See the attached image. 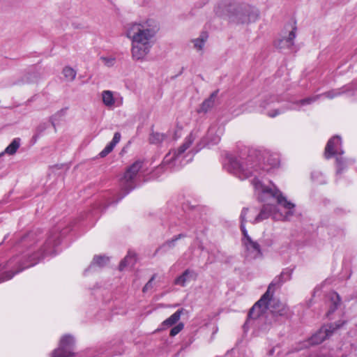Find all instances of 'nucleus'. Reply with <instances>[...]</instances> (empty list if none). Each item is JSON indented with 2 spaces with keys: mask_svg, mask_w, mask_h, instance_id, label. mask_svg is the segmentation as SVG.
I'll return each instance as SVG.
<instances>
[{
  "mask_svg": "<svg viewBox=\"0 0 357 357\" xmlns=\"http://www.w3.org/2000/svg\"><path fill=\"white\" fill-rule=\"evenodd\" d=\"M243 212H244V208L241 211V231H242V234L244 236H245V229L244 227V225H243Z\"/></svg>",
  "mask_w": 357,
  "mask_h": 357,
  "instance_id": "nucleus-34",
  "label": "nucleus"
},
{
  "mask_svg": "<svg viewBox=\"0 0 357 357\" xmlns=\"http://www.w3.org/2000/svg\"><path fill=\"white\" fill-rule=\"evenodd\" d=\"M167 136L163 133L152 132L149 137V141L151 144H158L166 139Z\"/></svg>",
  "mask_w": 357,
  "mask_h": 357,
  "instance_id": "nucleus-29",
  "label": "nucleus"
},
{
  "mask_svg": "<svg viewBox=\"0 0 357 357\" xmlns=\"http://www.w3.org/2000/svg\"><path fill=\"white\" fill-rule=\"evenodd\" d=\"M101 99L103 105L108 109L119 107L123 104V98L118 92L104 90L101 92Z\"/></svg>",
  "mask_w": 357,
  "mask_h": 357,
  "instance_id": "nucleus-12",
  "label": "nucleus"
},
{
  "mask_svg": "<svg viewBox=\"0 0 357 357\" xmlns=\"http://www.w3.org/2000/svg\"><path fill=\"white\" fill-rule=\"evenodd\" d=\"M136 261V256L135 253L129 252L127 256L123 259L119 265V268L122 271L124 268L128 266H133Z\"/></svg>",
  "mask_w": 357,
  "mask_h": 357,
  "instance_id": "nucleus-27",
  "label": "nucleus"
},
{
  "mask_svg": "<svg viewBox=\"0 0 357 357\" xmlns=\"http://www.w3.org/2000/svg\"><path fill=\"white\" fill-rule=\"evenodd\" d=\"M184 324L183 323H179L174 327H173L170 331V335L171 336H175L178 333H179L183 328Z\"/></svg>",
  "mask_w": 357,
  "mask_h": 357,
  "instance_id": "nucleus-31",
  "label": "nucleus"
},
{
  "mask_svg": "<svg viewBox=\"0 0 357 357\" xmlns=\"http://www.w3.org/2000/svg\"><path fill=\"white\" fill-rule=\"evenodd\" d=\"M183 309L178 310L173 314H172L169 318L166 319L161 324V329H166L174 326L176 324L181 318V316L183 314Z\"/></svg>",
  "mask_w": 357,
  "mask_h": 357,
  "instance_id": "nucleus-21",
  "label": "nucleus"
},
{
  "mask_svg": "<svg viewBox=\"0 0 357 357\" xmlns=\"http://www.w3.org/2000/svg\"><path fill=\"white\" fill-rule=\"evenodd\" d=\"M257 198L261 202H268L270 198L274 199L278 204L287 210L284 215L273 213L276 209L274 205H264L261 208L256 220L260 221L267 219L271 215L276 220H289L295 212L296 205L283 195L282 192L273 183L271 186L264 185L258 178L252 181Z\"/></svg>",
  "mask_w": 357,
  "mask_h": 357,
  "instance_id": "nucleus-2",
  "label": "nucleus"
},
{
  "mask_svg": "<svg viewBox=\"0 0 357 357\" xmlns=\"http://www.w3.org/2000/svg\"><path fill=\"white\" fill-rule=\"evenodd\" d=\"M208 38V35L207 32L203 31L199 34V37L192 39L191 43L193 44V47L197 51H202Z\"/></svg>",
  "mask_w": 357,
  "mask_h": 357,
  "instance_id": "nucleus-23",
  "label": "nucleus"
},
{
  "mask_svg": "<svg viewBox=\"0 0 357 357\" xmlns=\"http://www.w3.org/2000/svg\"><path fill=\"white\" fill-rule=\"evenodd\" d=\"M218 92H213L207 99H206L199 106L197 112L199 113H206L211 110L215 105V98Z\"/></svg>",
  "mask_w": 357,
  "mask_h": 357,
  "instance_id": "nucleus-20",
  "label": "nucleus"
},
{
  "mask_svg": "<svg viewBox=\"0 0 357 357\" xmlns=\"http://www.w3.org/2000/svg\"><path fill=\"white\" fill-rule=\"evenodd\" d=\"M142 167V162L136 161L126 171L123 178L121 180V185L125 193H128L130 190L135 188L133 184V179L137 176V173Z\"/></svg>",
  "mask_w": 357,
  "mask_h": 357,
  "instance_id": "nucleus-8",
  "label": "nucleus"
},
{
  "mask_svg": "<svg viewBox=\"0 0 357 357\" xmlns=\"http://www.w3.org/2000/svg\"><path fill=\"white\" fill-rule=\"evenodd\" d=\"M102 59L107 66H112L115 63V59L112 57H102Z\"/></svg>",
  "mask_w": 357,
  "mask_h": 357,
  "instance_id": "nucleus-33",
  "label": "nucleus"
},
{
  "mask_svg": "<svg viewBox=\"0 0 357 357\" xmlns=\"http://www.w3.org/2000/svg\"><path fill=\"white\" fill-rule=\"evenodd\" d=\"M160 26L156 20L145 17L128 23L125 36L130 41L132 58L144 61L153 46Z\"/></svg>",
  "mask_w": 357,
  "mask_h": 357,
  "instance_id": "nucleus-1",
  "label": "nucleus"
},
{
  "mask_svg": "<svg viewBox=\"0 0 357 357\" xmlns=\"http://www.w3.org/2000/svg\"><path fill=\"white\" fill-rule=\"evenodd\" d=\"M121 138V133L116 132L114 133L112 140L105 147V149L100 153L101 158L105 157L112 151L115 146L120 142Z\"/></svg>",
  "mask_w": 357,
  "mask_h": 357,
  "instance_id": "nucleus-22",
  "label": "nucleus"
},
{
  "mask_svg": "<svg viewBox=\"0 0 357 357\" xmlns=\"http://www.w3.org/2000/svg\"><path fill=\"white\" fill-rule=\"evenodd\" d=\"M341 138L339 136H334L328 142L325 149V156L326 158H331L333 155H337V162L340 164L341 159L337 155L343 154L344 151L341 148Z\"/></svg>",
  "mask_w": 357,
  "mask_h": 357,
  "instance_id": "nucleus-13",
  "label": "nucleus"
},
{
  "mask_svg": "<svg viewBox=\"0 0 357 357\" xmlns=\"http://www.w3.org/2000/svg\"><path fill=\"white\" fill-rule=\"evenodd\" d=\"M197 278V273L195 271L187 269L175 279L174 284L185 287L188 283L196 280Z\"/></svg>",
  "mask_w": 357,
  "mask_h": 357,
  "instance_id": "nucleus-16",
  "label": "nucleus"
},
{
  "mask_svg": "<svg viewBox=\"0 0 357 357\" xmlns=\"http://www.w3.org/2000/svg\"><path fill=\"white\" fill-rule=\"evenodd\" d=\"M37 261L31 262L30 264L20 267L17 257L10 259L5 264H0V282L11 279L16 273L22 271L25 268L36 264Z\"/></svg>",
  "mask_w": 357,
  "mask_h": 357,
  "instance_id": "nucleus-7",
  "label": "nucleus"
},
{
  "mask_svg": "<svg viewBox=\"0 0 357 357\" xmlns=\"http://www.w3.org/2000/svg\"><path fill=\"white\" fill-rule=\"evenodd\" d=\"M271 296V292L267 289L261 298L250 310L249 317L250 318L256 319L268 309V303Z\"/></svg>",
  "mask_w": 357,
  "mask_h": 357,
  "instance_id": "nucleus-14",
  "label": "nucleus"
},
{
  "mask_svg": "<svg viewBox=\"0 0 357 357\" xmlns=\"http://www.w3.org/2000/svg\"><path fill=\"white\" fill-rule=\"evenodd\" d=\"M20 146V139L15 138L11 143L6 148L3 152L1 153V155L8 154L10 155H14Z\"/></svg>",
  "mask_w": 357,
  "mask_h": 357,
  "instance_id": "nucleus-25",
  "label": "nucleus"
},
{
  "mask_svg": "<svg viewBox=\"0 0 357 357\" xmlns=\"http://www.w3.org/2000/svg\"><path fill=\"white\" fill-rule=\"evenodd\" d=\"M344 322L339 321L334 324L323 326L317 333L313 335L305 344V347L313 344H319L331 336L333 332L340 328Z\"/></svg>",
  "mask_w": 357,
  "mask_h": 357,
  "instance_id": "nucleus-9",
  "label": "nucleus"
},
{
  "mask_svg": "<svg viewBox=\"0 0 357 357\" xmlns=\"http://www.w3.org/2000/svg\"><path fill=\"white\" fill-rule=\"evenodd\" d=\"M109 261V258L105 256H96L92 261V265H97L102 266L105 265Z\"/></svg>",
  "mask_w": 357,
  "mask_h": 357,
  "instance_id": "nucleus-30",
  "label": "nucleus"
},
{
  "mask_svg": "<svg viewBox=\"0 0 357 357\" xmlns=\"http://www.w3.org/2000/svg\"><path fill=\"white\" fill-rule=\"evenodd\" d=\"M296 28H293V29L289 33L288 36L286 37H283L280 39L277 43V46L280 49H285L291 48L294 45V39L296 38Z\"/></svg>",
  "mask_w": 357,
  "mask_h": 357,
  "instance_id": "nucleus-19",
  "label": "nucleus"
},
{
  "mask_svg": "<svg viewBox=\"0 0 357 357\" xmlns=\"http://www.w3.org/2000/svg\"><path fill=\"white\" fill-rule=\"evenodd\" d=\"M259 18V9L253 6H247V24L255 22Z\"/></svg>",
  "mask_w": 357,
  "mask_h": 357,
  "instance_id": "nucleus-24",
  "label": "nucleus"
},
{
  "mask_svg": "<svg viewBox=\"0 0 357 357\" xmlns=\"http://www.w3.org/2000/svg\"><path fill=\"white\" fill-rule=\"evenodd\" d=\"M262 254L259 245L252 241L247 235V258L250 259H255L260 258Z\"/></svg>",
  "mask_w": 357,
  "mask_h": 357,
  "instance_id": "nucleus-17",
  "label": "nucleus"
},
{
  "mask_svg": "<svg viewBox=\"0 0 357 357\" xmlns=\"http://www.w3.org/2000/svg\"><path fill=\"white\" fill-rule=\"evenodd\" d=\"M274 291H271L270 300L268 303V308L270 312L276 316H287L289 313V307L285 303L280 302L276 298H273Z\"/></svg>",
  "mask_w": 357,
  "mask_h": 357,
  "instance_id": "nucleus-15",
  "label": "nucleus"
},
{
  "mask_svg": "<svg viewBox=\"0 0 357 357\" xmlns=\"http://www.w3.org/2000/svg\"><path fill=\"white\" fill-rule=\"evenodd\" d=\"M153 280V277L146 284V285L143 288V291H146L149 288L151 287V283Z\"/></svg>",
  "mask_w": 357,
  "mask_h": 357,
  "instance_id": "nucleus-35",
  "label": "nucleus"
},
{
  "mask_svg": "<svg viewBox=\"0 0 357 357\" xmlns=\"http://www.w3.org/2000/svg\"><path fill=\"white\" fill-rule=\"evenodd\" d=\"M62 74L66 81L73 82L76 77L77 72L73 68L66 66L63 68Z\"/></svg>",
  "mask_w": 357,
  "mask_h": 357,
  "instance_id": "nucleus-28",
  "label": "nucleus"
},
{
  "mask_svg": "<svg viewBox=\"0 0 357 357\" xmlns=\"http://www.w3.org/2000/svg\"><path fill=\"white\" fill-rule=\"evenodd\" d=\"M276 99L277 98L275 96H270L268 100L263 101L261 107H263L264 109H268L270 107L271 103L275 102Z\"/></svg>",
  "mask_w": 357,
  "mask_h": 357,
  "instance_id": "nucleus-32",
  "label": "nucleus"
},
{
  "mask_svg": "<svg viewBox=\"0 0 357 357\" xmlns=\"http://www.w3.org/2000/svg\"><path fill=\"white\" fill-rule=\"evenodd\" d=\"M318 174H319V172H313V173L312 174V178L314 181H317V183H322V181H317V180H316V178H315V176H316V175H318Z\"/></svg>",
  "mask_w": 357,
  "mask_h": 357,
  "instance_id": "nucleus-36",
  "label": "nucleus"
},
{
  "mask_svg": "<svg viewBox=\"0 0 357 357\" xmlns=\"http://www.w3.org/2000/svg\"><path fill=\"white\" fill-rule=\"evenodd\" d=\"M341 94H347L349 97H354L357 99V82H352L340 89L329 91L321 95L313 96L294 103L288 104L287 107H282L274 110H269L267 112V115L271 118H274L285 112L288 109H299L301 107L312 104L317 100L321 96L333 99Z\"/></svg>",
  "mask_w": 357,
  "mask_h": 357,
  "instance_id": "nucleus-3",
  "label": "nucleus"
},
{
  "mask_svg": "<svg viewBox=\"0 0 357 357\" xmlns=\"http://www.w3.org/2000/svg\"><path fill=\"white\" fill-rule=\"evenodd\" d=\"M216 16L227 18L230 22L243 23V0H231L218 3L214 8Z\"/></svg>",
  "mask_w": 357,
  "mask_h": 357,
  "instance_id": "nucleus-4",
  "label": "nucleus"
},
{
  "mask_svg": "<svg viewBox=\"0 0 357 357\" xmlns=\"http://www.w3.org/2000/svg\"><path fill=\"white\" fill-rule=\"evenodd\" d=\"M329 300H330V310H328L327 315L328 316L330 314L333 312L337 307L339 306L340 303V296L335 293L332 292L329 294Z\"/></svg>",
  "mask_w": 357,
  "mask_h": 357,
  "instance_id": "nucleus-26",
  "label": "nucleus"
},
{
  "mask_svg": "<svg viewBox=\"0 0 357 357\" xmlns=\"http://www.w3.org/2000/svg\"><path fill=\"white\" fill-rule=\"evenodd\" d=\"M243 155V153H242L241 155H231L229 158V162L227 165V169L242 181L245 178Z\"/></svg>",
  "mask_w": 357,
  "mask_h": 357,
  "instance_id": "nucleus-10",
  "label": "nucleus"
},
{
  "mask_svg": "<svg viewBox=\"0 0 357 357\" xmlns=\"http://www.w3.org/2000/svg\"><path fill=\"white\" fill-rule=\"evenodd\" d=\"M248 162L251 168L259 167L266 171H269L270 169L278 165L279 159L276 154L271 153L266 150L251 149L249 150Z\"/></svg>",
  "mask_w": 357,
  "mask_h": 357,
  "instance_id": "nucleus-5",
  "label": "nucleus"
},
{
  "mask_svg": "<svg viewBox=\"0 0 357 357\" xmlns=\"http://www.w3.org/2000/svg\"><path fill=\"white\" fill-rule=\"evenodd\" d=\"M73 344L74 339L72 336H63L60 340L59 348L52 352L51 357H71L73 355Z\"/></svg>",
  "mask_w": 357,
  "mask_h": 357,
  "instance_id": "nucleus-11",
  "label": "nucleus"
},
{
  "mask_svg": "<svg viewBox=\"0 0 357 357\" xmlns=\"http://www.w3.org/2000/svg\"><path fill=\"white\" fill-rule=\"evenodd\" d=\"M291 271L286 270L281 273V274L274 278L271 283L268 285V290L275 291L277 288H279L284 282L291 279Z\"/></svg>",
  "mask_w": 357,
  "mask_h": 357,
  "instance_id": "nucleus-18",
  "label": "nucleus"
},
{
  "mask_svg": "<svg viewBox=\"0 0 357 357\" xmlns=\"http://www.w3.org/2000/svg\"><path fill=\"white\" fill-rule=\"evenodd\" d=\"M195 139V135L191 133L177 151H172L165 155L163 165L171 169L179 167L183 165L184 164L183 162L184 158L183 153L190 147Z\"/></svg>",
  "mask_w": 357,
  "mask_h": 357,
  "instance_id": "nucleus-6",
  "label": "nucleus"
},
{
  "mask_svg": "<svg viewBox=\"0 0 357 357\" xmlns=\"http://www.w3.org/2000/svg\"><path fill=\"white\" fill-rule=\"evenodd\" d=\"M48 243V244H52V241H51V240H49V241H48V243Z\"/></svg>",
  "mask_w": 357,
  "mask_h": 357,
  "instance_id": "nucleus-37",
  "label": "nucleus"
}]
</instances>
